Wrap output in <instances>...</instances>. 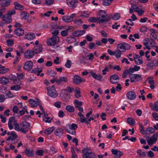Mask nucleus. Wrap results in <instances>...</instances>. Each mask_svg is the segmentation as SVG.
Masks as SVG:
<instances>
[{"label":"nucleus","mask_w":158,"mask_h":158,"mask_svg":"<svg viewBox=\"0 0 158 158\" xmlns=\"http://www.w3.org/2000/svg\"><path fill=\"white\" fill-rule=\"evenodd\" d=\"M98 19V22L100 23H107L111 19L110 15H108L106 11L101 10L99 11L97 14Z\"/></svg>","instance_id":"1"},{"label":"nucleus","mask_w":158,"mask_h":158,"mask_svg":"<svg viewBox=\"0 0 158 158\" xmlns=\"http://www.w3.org/2000/svg\"><path fill=\"white\" fill-rule=\"evenodd\" d=\"M83 158H96V156L93 152L91 149L88 147L84 148L82 150Z\"/></svg>","instance_id":"2"},{"label":"nucleus","mask_w":158,"mask_h":158,"mask_svg":"<svg viewBox=\"0 0 158 158\" xmlns=\"http://www.w3.org/2000/svg\"><path fill=\"white\" fill-rule=\"evenodd\" d=\"M21 127V132L23 134L26 133L29 130L30 127V124L27 122L23 121L20 123Z\"/></svg>","instance_id":"3"},{"label":"nucleus","mask_w":158,"mask_h":158,"mask_svg":"<svg viewBox=\"0 0 158 158\" xmlns=\"http://www.w3.org/2000/svg\"><path fill=\"white\" fill-rule=\"evenodd\" d=\"M47 90L48 95L50 97L53 98H56L57 97L58 94L54 85L48 87Z\"/></svg>","instance_id":"4"},{"label":"nucleus","mask_w":158,"mask_h":158,"mask_svg":"<svg viewBox=\"0 0 158 158\" xmlns=\"http://www.w3.org/2000/svg\"><path fill=\"white\" fill-rule=\"evenodd\" d=\"M59 40V39L58 36H52L51 38L48 39L47 43L48 45L52 46L54 45Z\"/></svg>","instance_id":"5"},{"label":"nucleus","mask_w":158,"mask_h":158,"mask_svg":"<svg viewBox=\"0 0 158 158\" xmlns=\"http://www.w3.org/2000/svg\"><path fill=\"white\" fill-rule=\"evenodd\" d=\"M131 81L133 83L138 82L142 79V75L138 74H131L130 76Z\"/></svg>","instance_id":"6"},{"label":"nucleus","mask_w":158,"mask_h":158,"mask_svg":"<svg viewBox=\"0 0 158 158\" xmlns=\"http://www.w3.org/2000/svg\"><path fill=\"white\" fill-rule=\"evenodd\" d=\"M76 14H72L69 16L64 15L62 17V20L65 22L69 23L73 21V18H75Z\"/></svg>","instance_id":"7"},{"label":"nucleus","mask_w":158,"mask_h":158,"mask_svg":"<svg viewBox=\"0 0 158 158\" xmlns=\"http://www.w3.org/2000/svg\"><path fill=\"white\" fill-rule=\"evenodd\" d=\"M33 63L31 60H28L24 64L23 69L27 71L31 70L33 67Z\"/></svg>","instance_id":"8"},{"label":"nucleus","mask_w":158,"mask_h":158,"mask_svg":"<svg viewBox=\"0 0 158 158\" xmlns=\"http://www.w3.org/2000/svg\"><path fill=\"white\" fill-rule=\"evenodd\" d=\"M84 78H81L79 76L76 75L74 76L73 78V81L75 84H78L81 82H84L85 81Z\"/></svg>","instance_id":"9"},{"label":"nucleus","mask_w":158,"mask_h":158,"mask_svg":"<svg viewBox=\"0 0 158 158\" xmlns=\"http://www.w3.org/2000/svg\"><path fill=\"white\" fill-rule=\"evenodd\" d=\"M133 60L135 64L137 65H141L143 64V62L142 59L138 55L135 54L133 55Z\"/></svg>","instance_id":"10"},{"label":"nucleus","mask_w":158,"mask_h":158,"mask_svg":"<svg viewBox=\"0 0 158 158\" xmlns=\"http://www.w3.org/2000/svg\"><path fill=\"white\" fill-rule=\"evenodd\" d=\"M73 29V27L72 26H69L64 30H63L60 32L61 35L63 37L67 36L68 35V32L70 30Z\"/></svg>","instance_id":"11"},{"label":"nucleus","mask_w":158,"mask_h":158,"mask_svg":"<svg viewBox=\"0 0 158 158\" xmlns=\"http://www.w3.org/2000/svg\"><path fill=\"white\" fill-rule=\"evenodd\" d=\"M34 54L32 50H27L24 54V57L26 59H30L33 57Z\"/></svg>","instance_id":"12"},{"label":"nucleus","mask_w":158,"mask_h":158,"mask_svg":"<svg viewBox=\"0 0 158 158\" xmlns=\"http://www.w3.org/2000/svg\"><path fill=\"white\" fill-rule=\"evenodd\" d=\"M110 82L113 84H115L118 82L119 80V77L115 74H113L110 76Z\"/></svg>","instance_id":"13"},{"label":"nucleus","mask_w":158,"mask_h":158,"mask_svg":"<svg viewBox=\"0 0 158 158\" xmlns=\"http://www.w3.org/2000/svg\"><path fill=\"white\" fill-rule=\"evenodd\" d=\"M111 152L114 156V158H120V157L123 155L122 152L118 151L117 150L112 149L111 150Z\"/></svg>","instance_id":"14"},{"label":"nucleus","mask_w":158,"mask_h":158,"mask_svg":"<svg viewBox=\"0 0 158 158\" xmlns=\"http://www.w3.org/2000/svg\"><path fill=\"white\" fill-rule=\"evenodd\" d=\"M128 99L130 100L135 99L136 97V95L135 93L132 91L128 92L126 95Z\"/></svg>","instance_id":"15"},{"label":"nucleus","mask_w":158,"mask_h":158,"mask_svg":"<svg viewBox=\"0 0 158 158\" xmlns=\"http://www.w3.org/2000/svg\"><path fill=\"white\" fill-rule=\"evenodd\" d=\"M85 31L83 30H81L74 31L72 33L73 35L76 37L80 36L85 34Z\"/></svg>","instance_id":"16"},{"label":"nucleus","mask_w":158,"mask_h":158,"mask_svg":"<svg viewBox=\"0 0 158 158\" xmlns=\"http://www.w3.org/2000/svg\"><path fill=\"white\" fill-rule=\"evenodd\" d=\"M43 48L42 46L39 44V45L35 46L33 49V51L35 54H37L40 53L42 51Z\"/></svg>","instance_id":"17"},{"label":"nucleus","mask_w":158,"mask_h":158,"mask_svg":"<svg viewBox=\"0 0 158 158\" xmlns=\"http://www.w3.org/2000/svg\"><path fill=\"white\" fill-rule=\"evenodd\" d=\"M68 81V78L65 77H60L59 79H56V82L58 85H60L62 82H66Z\"/></svg>","instance_id":"18"},{"label":"nucleus","mask_w":158,"mask_h":158,"mask_svg":"<svg viewBox=\"0 0 158 158\" xmlns=\"http://www.w3.org/2000/svg\"><path fill=\"white\" fill-rule=\"evenodd\" d=\"M2 20L4 21L6 23H9L11 21L12 18L10 16L7 14L5 15H4L2 18H1Z\"/></svg>","instance_id":"19"},{"label":"nucleus","mask_w":158,"mask_h":158,"mask_svg":"<svg viewBox=\"0 0 158 158\" xmlns=\"http://www.w3.org/2000/svg\"><path fill=\"white\" fill-rule=\"evenodd\" d=\"M78 2V1L76 0H69L67 1L68 5L72 7H76Z\"/></svg>","instance_id":"20"},{"label":"nucleus","mask_w":158,"mask_h":158,"mask_svg":"<svg viewBox=\"0 0 158 158\" xmlns=\"http://www.w3.org/2000/svg\"><path fill=\"white\" fill-rule=\"evenodd\" d=\"M78 128V126L76 124L72 123L71 124H68L66 127L65 130L69 129V130H75Z\"/></svg>","instance_id":"21"},{"label":"nucleus","mask_w":158,"mask_h":158,"mask_svg":"<svg viewBox=\"0 0 158 158\" xmlns=\"http://www.w3.org/2000/svg\"><path fill=\"white\" fill-rule=\"evenodd\" d=\"M11 0H1L0 6L2 7H7L11 4Z\"/></svg>","instance_id":"22"},{"label":"nucleus","mask_w":158,"mask_h":158,"mask_svg":"<svg viewBox=\"0 0 158 158\" xmlns=\"http://www.w3.org/2000/svg\"><path fill=\"white\" fill-rule=\"evenodd\" d=\"M29 102L31 106L33 107H37L40 102L37 99L35 100L31 98L29 100Z\"/></svg>","instance_id":"23"},{"label":"nucleus","mask_w":158,"mask_h":158,"mask_svg":"<svg viewBox=\"0 0 158 158\" xmlns=\"http://www.w3.org/2000/svg\"><path fill=\"white\" fill-rule=\"evenodd\" d=\"M149 106L154 111H158V101H156L153 103H150L149 104Z\"/></svg>","instance_id":"24"},{"label":"nucleus","mask_w":158,"mask_h":158,"mask_svg":"<svg viewBox=\"0 0 158 158\" xmlns=\"http://www.w3.org/2000/svg\"><path fill=\"white\" fill-rule=\"evenodd\" d=\"M35 35L34 33L30 32L26 34L24 37V39L29 40H32L35 38Z\"/></svg>","instance_id":"25"},{"label":"nucleus","mask_w":158,"mask_h":158,"mask_svg":"<svg viewBox=\"0 0 158 158\" xmlns=\"http://www.w3.org/2000/svg\"><path fill=\"white\" fill-rule=\"evenodd\" d=\"M14 32L15 34L18 36L22 35L24 32V30L22 28H18L15 29Z\"/></svg>","instance_id":"26"},{"label":"nucleus","mask_w":158,"mask_h":158,"mask_svg":"<svg viewBox=\"0 0 158 158\" xmlns=\"http://www.w3.org/2000/svg\"><path fill=\"white\" fill-rule=\"evenodd\" d=\"M55 134L57 136L60 137L62 135L64 132L63 129L59 128L56 129L55 131Z\"/></svg>","instance_id":"27"},{"label":"nucleus","mask_w":158,"mask_h":158,"mask_svg":"<svg viewBox=\"0 0 158 158\" xmlns=\"http://www.w3.org/2000/svg\"><path fill=\"white\" fill-rule=\"evenodd\" d=\"M26 155L28 156H32L33 155V151L32 149L29 148H26L25 151Z\"/></svg>","instance_id":"28"},{"label":"nucleus","mask_w":158,"mask_h":158,"mask_svg":"<svg viewBox=\"0 0 158 158\" xmlns=\"http://www.w3.org/2000/svg\"><path fill=\"white\" fill-rule=\"evenodd\" d=\"M43 120L46 123H50L51 122L52 119L48 116V115L47 114L44 113V115L43 116Z\"/></svg>","instance_id":"29"},{"label":"nucleus","mask_w":158,"mask_h":158,"mask_svg":"<svg viewBox=\"0 0 158 158\" xmlns=\"http://www.w3.org/2000/svg\"><path fill=\"white\" fill-rule=\"evenodd\" d=\"M9 81L8 79L6 77H2L0 78V82L2 85H6Z\"/></svg>","instance_id":"30"},{"label":"nucleus","mask_w":158,"mask_h":158,"mask_svg":"<svg viewBox=\"0 0 158 158\" xmlns=\"http://www.w3.org/2000/svg\"><path fill=\"white\" fill-rule=\"evenodd\" d=\"M90 73L93 77L98 80L100 81L103 78L102 75L99 74L97 75L93 72H90Z\"/></svg>","instance_id":"31"},{"label":"nucleus","mask_w":158,"mask_h":158,"mask_svg":"<svg viewBox=\"0 0 158 158\" xmlns=\"http://www.w3.org/2000/svg\"><path fill=\"white\" fill-rule=\"evenodd\" d=\"M73 23L78 26H81L83 24V22L80 19H76L73 21Z\"/></svg>","instance_id":"32"},{"label":"nucleus","mask_w":158,"mask_h":158,"mask_svg":"<svg viewBox=\"0 0 158 158\" xmlns=\"http://www.w3.org/2000/svg\"><path fill=\"white\" fill-rule=\"evenodd\" d=\"M80 89L79 87H76L75 90V96L76 98H79L81 97Z\"/></svg>","instance_id":"33"},{"label":"nucleus","mask_w":158,"mask_h":158,"mask_svg":"<svg viewBox=\"0 0 158 158\" xmlns=\"http://www.w3.org/2000/svg\"><path fill=\"white\" fill-rule=\"evenodd\" d=\"M15 8L17 10H22L23 9V6L19 4L17 2H15L14 3Z\"/></svg>","instance_id":"34"},{"label":"nucleus","mask_w":158,"mask_h":158,"mask_svg":"<svg viewBox=\"0 0 158 158\" xmlns=\"http://www.w3.org/2000/svg\"><path fill=\"white\" fill-rule=\"evenodd\" d=\"M122 52V51L119 49L115 50L114 55L115 57L117 58H120L121 57Z\"/></svg>","instance_id":"35"},{"label":"nucleus","mask_w":158,"mask_h":158,"mask_svg":"<svg viewBox=\"0 0 158 158\" xmlns=\"http://www.w3.org/2000/svg\"><path fill=\"white\" fill-rule=\"evenodd\" d=\"M55 128L54 127H49L46 129L44 131V133L47 135H49L51 134L54 130Z\"/></svg>","instance_id":"36"},{"label":"nucleus","mask_w":158,"mask_h":158,"mask_svg":"<svg viewBox=\"0 0 158 158\" xmlns=\"http://www.w3.org/2000/svg\"><path fill=\"white\" fill-rule=\"evenodd\" d=\"M157 140V139H156L154 136H152L150 139L148 140V143L150 145H153L154 143L156 142Z\"/></svg>","instance_id":"37"},{"label":"nucleus","mask_w":158,"mask_h":158,"mask_svg":"<svg viewBox=\"0 0 158 158\" xmlns=\"http://www.w3.org/2000/svg\"><path fill=\"white\" fill-rule=\"evenodd\" d=\"M20 15L21 18L27 20L29 16L28 14L24 11L21 12Z\"/></svg>","instance_id":"38"},{"label":"nucleus","mask_w":158,"mask_h":158,"mask_svg":"<svg viewBox=\"0 0 158 158\" xmlns=\"http://www.w3.org/2000/svg\"><path fill=\"white\" fill-rule=\"evenodd\" d=\"M117 49L122 50L121 51L124 52H125V50L124 49V43L123 44H119L117 46Z\"/></svg>","instance_id":"39"},{"label":"nucleus","mask_w":158,"mask_h":158,"mask_svg":"<svg viewBox=\"0 0 158 158\" xmlns=\"http://www.w3.org/2000/svg\"><path fill=\"white\" fill-rule=\"evenodd\" d=\"M42 72L41 70H39V68H34L31 71V73H37V75L39 76L40 75V73Z\"/></svg>","instance_id":"40"},{"label":"nucleus","mask_w":158,"mask_h":158,"mask_svg":"<svg viewBox=\"0 0 158 158\" xmlns=\"http://www.w3.org/2000/svg\"><path fill=\"white\" fill-rule=\"evenodd\" d=\"M65 109L69 112H73L74 111V107L70 105L66 106Z\"/></svg>","instance_id":"41"},{"label":"nucleus","mask_w":158,"mask_h":158,"mask_svg":"<svg viewBox=\"0 0 158 158\" xmlns=\"http://www.w3.org/2000/svg\"><path fill=\"white\" fill-rule=\"evenodd\" d=\"M128 123L131 125H134L135 124V121L132 118H128L127 119Z\"/></svg>","instance_id":"42"},{"label":"nucleus","mask_w":158,"mask_h":158,"mask_svg":"<svg viewBox=\"0 0 158 158\" xmlns=\"http://www.w3.org/2000/svg\"><path fill=\"white\" fill-rule=\"evenodd\" d=\"M78 116L80 118V122L81 123H83L85 121V119L84 115L81 112H78Z\"/></svg>","instance_id":"43"},{"label":"nucleus","mask_w":158,"mask_h":158,"mask_svg":"<svg viewBox=\"0 0 158 158\" xmlns=\"http://www.w3.org/2000/svg\"><path fill=\"white\" fill-rule=\"evenodd\" d=\"M120 18V14L118 13H114L112 17V19L115 20H118Z\"/></svg>","instance_id":"44"},{"label":"nucleus","mask_w":158,"mask_h":158,"mask_svg":"<svg viewBox=\"0 0 158 158\" xmlns=\"http://www.w3.org/2000/svg\"><path fill=\"white\" fill-rule=\"evenodd\" d=\"M137 154L141 157H145L146 156V153L145 152H142L141 149H138L136 152Z\"/></svg>","instance_id":"45"},{"label":"nucleus","mask_w":158,"mask_h":158,"mask_svg":"<svg viewBox=\"0 0 158 158\" xmlns=\"http://www.w3.org/2000/svg\"><path fill=\"white\" fill-rule=\"evenodd\" d=\"M14 129L15 130L18 131H21V127H20V128L19 125L18 123H15L14 124Z\"/></svg>","instance_id":"46"},{"label":"nucleus","mask_w":158,"mask_h":158,"mask_svg":"<svg viewBox=\"0 0 158 158\" xmlns=\"http://www.w3.org/2000/svg\"><path fill=\"white\" fill-rule=\"evenodd\" d=\"M21 88V87L18 85H16L10 87V89L11 90L18 91Z\"/></svg>","instance_id":"47"},{"label":"nucleus","mask_w":158,"mask_h":158,"mask_svg":"<svg viewBox=\"0 0 158 158\" xmlns=\"http://www.w3.org/2000/svg\"><path fill=\"white\" fill-rule=\"evenodd\" d=\"M74 103L75 104V106L76 107H78L82 105V102L79 101L77 99L74 100Z\"/></svg>","instance_id":"48"},{"label":"nucleus","mask_w":158,"mask_h":158,"mask_svg":"<svg viewBox=\"0 0 158 158\" xmlns=\"http://www.w3.org/2000/svg\"><path fill=\"white\" fill-rule=\"evenodd\" d=\"M89 16V14L87 12L84 11L82 12L80 15V16L83 18H87Z\"/></svg>","instance_id":"49"},{"label":"nucleus","mask_w":158,"mask_h":158,"mask_svg":"<svg viewBox=\"0 0 158 158\" xmlns=\"http://www.w3.org/2000/svg\"><path fill=\"white\" fill-rule=\"evenodd\" d=\"M9 70V68H5L3 67L2 68L0 69V74H4Z\"/></svg>","instance_id":"50"},{"label":"nucleus","mask_w":158,"mask_h":158,"mask_svg":"<svg viewBox=\"0 0 158 158\" xmlns=\"http://www.w3.org/2000/svg\"><path fill=\"white\" fill-rule=\"evenodd\" d=\"M47 73L48 75L52 77H55L56 74V73L53 70L48 71Z\"/></svg>","instance_id":"51"},{"label":"nucleus","mask_w":158,"mask_h":158,"mask_svg":"<svg viewBox=\"0 0 158 158\" xmlns=\"http://www.w3.org/2000/svg\"><path fill=\"white\" fill-rule=\"evenodd\" d=\"M147 133H152L155 132V130L152 127H148L145 131Z\"/></svg>","instance_id":"52"},{"label":"nucleus","mask_w":158,"mask_h":158,"mask_svg":"<svg viewBox=\"0 0 158 158\" xmlns=\"http://www.w3.org/2000/svg\"><path fill=\"white\" fill-rule=\"evenodd\" d=\"M88 21L91 22H98V17L97 18L91 17L89 18Z\"/></svg>","instance_id":"53"},{"label":"nucleus","mask_w":158,"mask_h":158,"mask_svg":"<svg viewBox=\"0 0 158 158\" xmlns=\"http://www.w3.org/2000/svg\"><path fill=\"white\" fill-rule=\"evenodd\" d=\"M72 65V62L70 60H68L65 64V67L68 68H70Z\"/></svg>","instance_id":"54"},{"label":"nucleus","mask_w":158,"mask_h":158,"mask_svg":"<svg viewBox=\"0 0 158 158\" xmlns=\"http://www.w3.org/2000/svg\"><path fill=\"white\" fill-rule=\"evenodd\" d=\"M6 12V9L5 7H3L2 8L0 9V18L2 17L4 15L3 14L4 13Z\"/></svg>","instance_id":"55"},{"label":"nucleus","mask_w":158,"mask_h":158,"mask_svg":"<svg viewBox=\"0 0 158 158\" xmlns=\"http://www.w3.org/2000/svg\"><path fill=\"white\" fill-rule=\"evenodd\" d=\"M97 46L94 42L90 43L88 46L89 48L90 49H92L93 48H95Z\"/></svg>","instance_id":"56"},{"label":"nucleus","mask_w":158,"mask_h":158,"mask_svg":"<svg viewBox=\"0 0 158 158\" xmlns=\"http://www.w3.org/2000/svg\"><path fill=\"white\" fill-rule=\"evenodd\" d=\"M44 150H37L35 152V154L37 155L41 156L43 155V152H44Z\"/></svg>","instance_id":"57"},{"label":"nucleus","mask_w":158,"mask_h":158,"mask_svg":"<svg viewBox=\"0 0 158 158\" xmlns=\"http://www.w3.org/2000/svg\"><path fill=\"white\" fill-rule=\"evenodd\" d=\"M64 90L69 93H71L74 90V89L70 86H68L66 89H64Z\"/></svg>","instance_id":"58"},{"label":"nucleus","mask_w":158,"mask_h":158,"mask_svg":"<svg viewBox=\"0 0 158 158\" xmlns=\"http://www.w3.org/2000/svg\"><path fill=\"white\" fill-rule=\"evenodd\" d=\"M111 2L110 1V0H103L102 3L105 6H108L110 5Z\"/></svg>","instance_id":"59"},{"label":"nucleus","mask_w":158,"mask_h":158,"mask_svg":"<svg viewBox=\"0 0 158 158\" xmlns=\"http://www.w3.org/2000/svg\"><path fill=\"white\" fill-rule=\"evenodd\" d=\"M52 13V11H48L46 13H44V14H40V15L41 17H43L44 16H45L46 17H48L50 16V14Z\"/></svg>","instance_id":"60"},{"label":"nucleus","mask_w":158,"mask_h":158,"mask_svg":"<svg viewBox=\"0 0 158 158\" xmlns=\"http://www.w3.org/2000/svg\"><path fill=\"white\" fill-rule=\"evenodd\" d=\"M140 31L142 32H147L148 30V28L145 26H143L140 29Z\"/></svg>","instance_id":"61"},{"label":"nucleus","mask_w":158,"mask_h":158,"mask_svg":"<svg viewBox=\"0 0 158 158\" xmlns=\"http://www.w3.org/2000/svg\"><path fill=\"white\" fill-rule=\"evenodd\" d=\"M61 102H57L54 103L53 105L56 107L58 108H60L61 107Z\"/></svg>","instance_id":"62"},{"label":"nucleus","mask_w":158,"mask_h":158,"mask_svg":"<svg viewBox=\"0 0 158 158\" xmlns=\"http://www.w3.org/2000/svg\"><path fill=\"white\" fill-rule=\"evenodd\" d=\"M6 43L8 46H10L13 45L14 44V41L12 40H6Z\"/></svg>","instance_id":"63"},{"label":"nucleus","mask_w":158,"mask_h":158,"mask_svg":"<svg viewBox=\"0 0 158 158\" xmlns=\"http://www.w3.org/2000/svg\"><path fill=\"white\" fill-rule=\"evenodd\" d=\"M152 116L156 120L158 121V113L155 112L152 113Z\"/></svg>","instance_id":"64"}]
</instances>
